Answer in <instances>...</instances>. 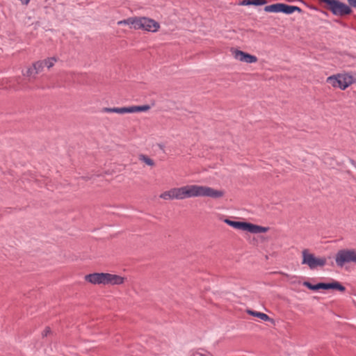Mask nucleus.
Instances as JSON below:
<instances>
[{
  "label": "nucleus",
  "instance_id": "nucleus-13",
  "mask_svg": "<svg viewBox=\"0 0 356 356\" xmlns=\"http://www.w3.org/2000/svg\"><path fill=\"white\" fill-rule=\"evenodd\" d=\"M159 197L165 200H177L176 188H172L162 193Z\"/></svg>",
  "mask_w": 356,
  "mask_h": 356
},
{
  "label": "nucleus",
  "instance_id": "nucleus-10",
  "mask_svg": "<svg viewBox=\"0 0 356 356\" xmlns=\"http://www.w3.org/2000/svg\"><path fill=\"white\" fill-rule=\"evenodd\" d=\"M268 228L261 227L257 225L252 224L250 222H244L243 231H247L252 234L264 233L268 231Z\"/></svg>",
  "mask_w": 356,
  "mask_h": 356
},
{
  "label": "nucleus",
  "instance_id": "nucleus-4",
  "mask_svg": "<svg viewBox=\"0 0 356 356\" xmlns=\"http://www.w3.org/2000/svg\"><path fill=\"white\" fill-rule=\"evenodd\" d=\"M302 264L307 265L311 269H314L318 266H324L327 262L325 257H316L313 254L309 253L307 249L302 252Z\"/></svg>",
  "mask_w": 356,
  "mask_h": 356
},
{
  "label": "nucleus",
  "instance_id": "nucleus-11",
  "mask_svg": "<svg viewBox=\"0 0 356 356\" xmlns=\"http://www.w3.org/2000/svg\"><path fill=\"white\" fill-rule=\"evenodd\" d=\"M124 282V277L118 275L105 273V285H120Z\"/></svg>",
  "mask_w": 356,
  "mask_h": 356
},
{
  "label": "nucleus",
  "instance_id": "nucleus-14",
  "mask_svg": "<svg viewBox=\"0 0 356 356\" xmlns=\"http://www.w3.org/2000/svg\"><path fill=\"white\" fill-rule=\"evenodd\" d=\"M103 112L104 113H116L119 114L131 113L129 107H115V108H104Z\"/></svg>",
  "mask_w": 356,
  "mask_h": 356
},
{
  "label": "nucleus",
  "instance_id": "nucleus-23",
  "mask_svg": "<svg viewBox=\"0 0 356 356\" xmlns=\"http://www.w3.org/2000/svg\"><path fill=\"white\" fill-rule=\"evenodd\" d=\"M35 70H36L37 72L40 73L43 71L44 68L46 67L45 65H44L42 60H38L34 63Z\"/></svg>",
  "mask_w": 356,
  "mask_h": 356
},
{
  "label": "nucleus",
  "instance_id": "nucleus-15",
  "mask_svg": "<svg viewBox=\"0 0 356 356\" xmlns=\"http://www.w3.org/2000/svg\"><path fill=\"white\" fill-rule=\"evenodd\" d=\"M224 222L236 229L243 230L244 222L233 221L229 219H225Z\"/></svg>",
  "mask_w": 356,
  "mask_h": 356
},
{
  "label": "nucleus",
  "instance_id": "nucleus-5",
  "mask_svg": "<svg viewBox=\"0 0 356 356\" xmlns=\"http://www.w3.org/2000/svg\"><path fill=\"white\" fill-rule=\"evenodd\" d=\"M264 10L268 13H283L285 14H291L295 11H301V9L296 6H290L284 3H275L266 6Z\"/></svg>",
  "mask_w": 356,
  "mask_h": 356
},
{
  "label": "nucleus",
  "instance_id": "nucleus-24",
  "mask_svg": "<svg viewBox=\"0 0 356 356\" xmlns=\"http://www.w3.org/2000/svg\"><path fill=\"white\" fill-rule=\"evenodd\" d=\"M251 1L254 6H262L266 3V0H251Z\"/></svg>",
  "mask_w": 356,
  "mask_h": 356
},
{
  "label": "nucleus",
  "instance_id": "nucleus-27",
  "mask_svg": "<svg viewBox=\"0 0 356 356\" xmlns=\"http://www.w3.org/2000/svg\"><path fill=\"white\" fill-rule=\"evenodd\" d=\"M325 3L330 6L331 9L334 6V3H332L333 1H337V0H323Z\"/></svg>",
  "mask_w": 356,
  "mask_h": 356
},
{
  "label": "nucleus",
  "instance_id": "nucleus-29",
  "mask_svg": "<svg viewBox=\"0 0 356 356\" xmlns=\"http://www.w3.org/2000/svg\"><path fill=\"white\" fill-rule=\"evenodd\" d=\"M348 1L349 3H350L352 6H353V7L356 8V0H348Z\"/></svg>",
  "mask_w": 356,
  "mask_h": 356
},
{
  "label": "nucleus",
  "instance_id": "nucleus-1",
  "mask_svg": "<svg viewBox=\"0 0 356 356\" xmlns=\"http://www.w3.org/2000/svg\"><path fill=\"white\" fill-rule=\"evenodd\" d=\"M176 191L179 200L196 197H209L216 199L223 195L222 191L200 185H186L176 188Z\"/></svg>",
  "mask_w": 356,
  "mask_h": 356
},
{
  "label": "nucleus",
  "instance_id": "nucleus-7",
  "mask_svg": "<svg viewBox=\"0 0 356 356\" xmlns=\"http://www.w3.org/2000/svg\"><path fill=\"white\" fill-rule=\"evenodd\" d=\"M234 58L241 62L246 63H254L257 61V58L255 56L249 54L241 50L234 49L232 51Z\"/></svg>",
  "mask_w": 356,
  "mask_h": 356
},
{
  "label": "nucleus",
  "instance_id": "nucleus-2",
  "mask_svg": "<svg viewBox=\"0 0 356 356\" xmlns=\"http://www.w3.org/2000/svg\"><path fill=\"white\" fill-rule=\"evenodd\" d=\"M335 261L339 267H343L345 264L353 263L356 264V249H342L337 252Z\"/></svg>",
  "mask_w": 356,
  "mask_h": 356
},
{
  "label": "nucleus",
  "instance_id": "nucleus-3",
  "mask_svg": "<svg viewBox=\"0 0 356 356\" xmlns=\"http://www.w3.org/2000/svg\"><path fill=\"white\" fill-rule=\"evenodd\" d=\"M353 82L352 76L347 74H339L330 76L327 79V83L334 88L345 90Z\"/></svg>",
  "mask_w": 356,
  "mask_h": 356
},
{
  "label": "nucleus",
  "instance_id": "nucleus-8",
  "mask_svg": "<svg viewBox=\"0 0 356 356\" xmlns=\"http://www.w3.org/2000/svg\"><path fill=\"white\" fill-rule=\"evenodd\" d=\"M334 6L331 9L334 15H344L350 13V8L345 3H343L339 1H333Z\"/></svg>",
  "mask_w": 356,
  "mask_h": 356
},
{
  "label": "nucleus",
  "instance_id": "nucleus-18",
  "mask_svg": "<svg viewBox=\"0 0 356 356\" xmlns=\"http://www.w3.org/2000/svg\"><path fill=\"white\" fill-rule=\"evenodd\" d=\"M248 313L254 316H257V317L261 318V320H263L264 321H268L270 320V317L264 313L254 312V311H248Z\"/></svg>",
  "mask_w": 356,
  "mask_h": 356
},
{
  "label": "nucleus",
  "instance_id": "nucleus-19",
  "mask_svg": "<svg viewBox=\"0 0 356 356\" xmlns=\"http://www.w3.org/2000/svg\"><path fill=\"white\" fill-rule=\"evenodd\" d=\"M330 289H335L341 292L346 290L345 287L337 281H333L330 283Z\"/></svg>",
  "mask_w": 356,
  "mask_h": 356
},
{
  "label": "nucleus",
  "instance_id": "nucleus-25",
  "mask_svg": "<svg viewBox=\"0 0 356 356\" xmlns=\"http://www.w3.org/2000/svg\"><path fill=\"white\" fill-rule=\"evenodd\" d=\"M251 0H243L240 2L239 5L241 6H251L252 4Z\"/></svg>",
  "mask_w": 356,
  "mask_h": 356
},
{
  "label": "nucleus",
  "instance_id": "nucleus-21",
  "mask_svg": "<svg viewBox=\"0 0 356 356\" xmlns=\"http://www.w3.org/2000/svg\"><path fill=\"white\" fill-rule=\"evenodd\" d=\"M42 62L44 65H45V67L49 69L54 65L55 63L56 62V58L54 57H51L43 60Z\"/></svg>",
  "mask_w": 356,
  "mask_h": 356
},
{
  "label": "nucleus",
  "instance_id": "nucleus-20",
  "mask_svg": "<svg viewBox=\"0 0 356 356\" xmlns=\"http://www.w3.org/2000/svg\"><path fill=\"white\" fill-rule=\"evenodd\" d=\"M138 158L140 161L145 163L149 166H154L155 164L154 161L146 155L140 154Z\"/></svg>",
  "mask_w": 356,
  "mask_h": 356
},
{
  "label": "nucleus",
  "instance_id": "nucleus-16",
  "mask_svg": "<svg viewBox=\"0 0 356 356\" xmlns=\"http://www.w3.org/2000/svg\"><path fill=\"white\" fill-rule=\"evenodd\" d=\"M39 74L37 72L36 70H35V65L33 64L32 66L28 67L25 72H23L24 76L29 77V78H35L36 74Z\"/></svg>",
  "mask_w": 356,
  "mask_h": 356
},
{
  "label": "nucleus",
  "instance_id": "nucleus-26",
  "mask_svg": "<svg viewBox=\"0 0 356 356\" xmlns=\"http://www.w3.org/2000/svg\"><path fill=\"white\" fill-rule=\"evenodd\" d=\"M321 289H330V283H320Z\"/></svg>",
  "mask_w": 356,
  "mask_h": 356
},
{
  "label": "nucleus",
  "instance_id": "nucleus-6",
  "mask_svg": "<svg viewBox=\"0 0 356 356\" xmlns=\"http://www.w3.org/2000/svg\"><path fill=\"white\" fill-rule=\"evenodd\" d=\"M137 29H143L150 32H156L160 25L158 22L147 17H138Z\"/></svg>",
  "mask_w": 356,
  "mask_h": 356
},
{
  "label": "nucleus",
  "instance_id": "nucleus-22",
  "mask_svg": "<svg viewBox=\"0 0 356 356\" xmlns=\"http://www.w3.org/2000/svg\"><path fill=\"white\" fill-rule=\"evenodd\" d=\"M303 285L313 291L321 289L320 283H318L317 284H312L309 282H304Z\"/></svg>",
  "mask_w": 356,
  "mask_h": 356
},
{
  "label": "nucleus",
  "instance_id": "nucleus-28",
  "mask_svg": "<svg viewBox=\"0 0 356 356\" xmlns=\"http://www.w3.org/2000/svg\"><path fill=\"white\" fill-rule=\"evenodd\" d=\"M50 332V328L49 327H47L43 333H42V336L43 337H47L48 335V334Z\"/></svg>",
  "mask_w": 356,
  "mask_h": 356
},
{
  "label": "nucleus",
  "instance_id": "nucleus-12",
  "mask_svg": "<svg viewBox=\"0 0 356 356\" xmlns=\"http://www.w3.org/2000/svg\"><path fill=\"white\" fill-rule=\"evenodd\" d=\"M138 17H129L118 22V25H128L131 29H137Z\"/></svg>",
  "mask_w": 356,
  "mask_h": 356
},
{
  "label": "nucleus",
  "instance_id": "nucleus-17",
  "mask_svg": "<svg viewBox=\"0 0 356 356\" xmlns=\"http://www.w3.org/2000/svg\"><path fill=\"white\" fill-rule=\"evenodd\" d=\"M150 109L149 105L132 106H130L131 113L137 112H145Z\"/></svg>",
  "mask_w": 356,
  "mask_h": 356
},
{
  "label": "nucleus",
  "instance_id": "nucleus-9",
  "mask_svg": "<svg viewBox=\"0 0 356 356\" xmlns=\"http://www.w3.org/2000/svg\"><path fill=\"white\" fill-rule=\"evenodd\" d=\"M85 280L92 284L105 285V273H95L85 276Z\"/></svg>",
  "mask_w": 356,
  "mask_h": 356
}]
</instances>
